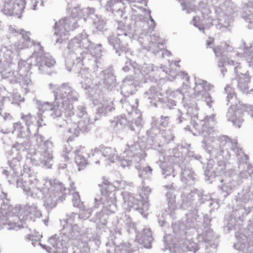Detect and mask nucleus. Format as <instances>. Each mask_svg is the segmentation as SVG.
<instances>
[{"label":"nucleus","mask_w":253,"mask_h":253,"mask_svg":"<svg viewBox=\"0 0 253 253\" xmlns=\"http://www.w3.org/2000/svg\"><path fill=\"white\" fill-rule=\"evenodd\" d=\"M49 88L52 90L54 101L50 103L37 100L38 109L45 112L53 119H56V125L60 127H66L76 118H82L88 116L86 108L81 104L75 109L72 102L78 100V93L68 83L61 85L49 84Z\"/></svg>","instance_id":"obj_1"},{"label":"nucleus","mask_w":253,"mask_h":253,"mask_svg":"<svg viewBox=\"0 0 253 253\" xmlns=\"http://www.w3.org/2000/svg\"><path fill=\"white\" fill-rule=\"evenodd\" d=\"M91 212L87 210L80 214L75 212L67 213L63 219L64 223L60 230V236L51 237L49 242L56 249L54 252L59 253L66 249L68 246L74 244L73 241L78 240L82 234H88L90 228L88 226L90 221L87 220Z\"/></svg>","instance_id":"obj_2"},{"label":"nucleus","mask_w":253,"mask_h":253,"mask_svg":"<svg viewBox=\"0 0 253 253\" xmlns=\"http://www.w3.org/2000/svg\"><path fill=\"white\" fill-rule=\"evenodd\" d=\"M90 45L87 36L84 32H82L72 39L68 44V49L70 50L69 54L65 59V64L68 71L72 70L77 72L78 76L84 79L87 78L88 75V67L83 66L85 64H90L88 60L83 59L82 49L79 48L80 46L87 48Z\"/></svg>","instance_id":"obj_3"},{"label":"nucleus","mask_w":253,"mask_h":253,"mask_svg":"<svg viewBox=\"0 0 253 253\" xmlns=\"http://www.w3.org/2000/svg\"><path fill=\"white\" fill-rule=\"evenodd\" d=\"M233 211L229 215L227 224L228 229H236L242 224L244 216L253 212V191L247 185L234 196Z\"/></svg>","instance_id":"obj_4"},{"label":"nucleus","mask_w":253,"mask_h":253,"mask_svg":"<svg viewBox=\"0 0 253 253\" xmlns=\"http://www.w3.org/2000/svg\"><path fill=\"white\" fill-rule=\"evenodd\" d=\"M215 56L219 58L220 61H217L218 67L220 69V73L223 77L227 70L225 66L227 65L234 66V72L237 74L235 78L232 80V85H237L239 90L243 93H248L252 90L250 89V77L248 74H241L239 75L237 71L238 63L237 62V58H238V53L235 51L230 52H222L220 47L213 48Z\"/></svg>","instance_id":"obj_5"},{"label":"nucleus","mask_w":253,"mask_h":253,"mask_svg":"<svg viewBox=\"0 0 253 253\" xmlns=\"http://www.w3.org/2000/svg\"><path fill=\"white\" fill-rule=\"evenodd\" d=\"M9 31L11 34H17L20 32L23 38V45L25 48H28L32 45L34 46L35 49L31 57V59H34V63L38 68L39 72L41 74H51L50 69L53 67L55 60L48 54L44 53L43 47L39 42L31 40L30 38V33L23 30H17L14 27H10Z\"/></svg>","instance_id":"obj_6"},{"label":"nucleus","mask_w":253,"mask_h":253,"mask_svg":"<svg viewBox=\"0 0 253 253\" xmlns=\"http://www.w3.org/2000/svg\"><path fill=\"white\" fill-rule=\"evenodd\" d=\"M207 149L211 154H215L217 157L221 156L226 160L231 157L230 149L237 157L239 169L242 170H245L246 168L248 169V156L237 146L236 140H231L228 137L223 136L220 140L216 139L212 140L211 145L207 144Z\"/></svg>","instance_id":"obj_7"},{"label":"nucleus","mask_w":253,"mask_h":253,"mask_svg":"<svg viewBox=\"0 0 253 253\" xmlns=\"http://www.w3.org/2000/svg\"><path fill=\"white\" fill-rule=\"evenodd\" d=\"M213 163L212 160L207 162V167L204 170L206 180H209L211 177H215L220 183L218 185V187L225 193L224 196L226 197L238 185L237 181L232 177L234 171L229 168L227 169V166L223 161H218L215 169H213Z\"/></svg>","instance_id":"obj_8"},{"label":"nucleus","mask_w":253,"mask_h":253,"mask_svg":"<svg viewBox=\"0 0 253 253\" xmlns=\"http://www.w3.org/2000/svg\"><path fill=\"white\" fill-rule=\"evenodd\" d=\"M133 37V31L131 26L128 24L124 25L120 22L117 29V34H112L107 38L108 43L116 50L118 56L125 55L128 58V54L130 52L128 48V43Z\"/></svg>","instance_id":"obj_9"},{"label":"nucleus","mask_w":253,"mask_h":253,"mask_svg":"<svg viewBox=\"0 0 253 253\" xmlns=\"http://www.w3.org/2000/svg\"><path fill=\"white\" fill-rule=\"evenodd\" d=\"M212 205L211 195L204 194L203 191L186 188L181 193V208L185 209L191 207L195 214L199 213L202 206L211 207Z\"/></svg>","instance_id":"obj_10"},{"label":"nucleus","mask_w":253,"mask_h":253,"mask_svg":"<svg viewBox=\"0 0 253 253\" xmlns=\"http://www.w3.org/2000/svg\"><path fill=\"white\" fill-rule=\"evenodd\" d=\"M94 73L95 76L93 77L91 84L83 86L84 89H91L92 91L94 89L96 91L98 90L102 91L104 88H106L109 91L115 88L116 77L112 69L109 68L103 71L99 70L96 66V68H94Z\"/></svg>","instance_id":"obj_11"},{"label":"nucleus","mask_w":253,"mask_h":253,"mask_svg":"<svg viewBox=\"0 0 253 253\" xmlns=\"http://www.w3.org/2000/svg\"><path fill=\"white\" fill-rule=\"evenodd\" d=\"M26 170L27 169L24 168L23 178L17 179V186L18 188H22L28 196L41 200L44 194L48 191V188L45 186L40 187L36 176L34 174L29 173L26 171Z\"/></svg>","instance_id":"obj_12"},{"label":"nucleus","mask_w":253,"mask_h":253,"mask_svg":"<svg viewBox=\"0 0 253 253\" xmlns=\"http://www.w3.org/2000/svg\"><path fill=\"white\" fill-rule=\"evenodd\" d=\"M33 63L25 61L18 62V70L12 71L9 69H6L2 71L3 79H8L11 84L19 83L23 85L28 86L31 84L30 69L31 65L34 64L35 67L34 60Z\"/></svg>","instance_id":"obj_13"},{"label":"nucleus","mask_w":253,"mask_h":253,"mask_svg":"<svg viewBox=\"0 0 253 253\" xmlns=\"http://www.w3.org/2000/svg\"><path fill=\"white\" fill-rule=\"evenodd\" d=\"M51 186L50 188H48V191L41 199L44 200L43 206L47 211L55 208L58 201L64 200L66 194L69 191L61 182L56 179L51 183Z\"/></svg>","instance_id":"obj_14"},{"label":"nucleus","mask_w":253,"mask_h":253,"mask_svg":"<svg viewBox=\"0 0 253 253\" xmlns=\"http://www.w3.org/2000/svg\"><path fill=\"white\" fill-rule=\"evenodd\" d=\"M27 141L23 143L15 142L10 151L7 152L8 164L16 174L21 173L22 154L29 148Z\"/></svg>","instance_id":"obj_15"},{"label":"nucleus","mask_w":253,"mask_h":253,"mask_svg":"<svg viewBox=\"0 0 253 253\" xmlns=\"http://www.w3.org/2000/svg\"><path fill=\"white\" fill-rule=\"evenodd\" d=\"M77 17L69 16L65 17L56 22L55 24L54 35L59 36L56 40V43H66L68 38L69 32L79 27Z\"/></svg>","instance_id":"obj_16"},{"label":"nucleus","mask_w":253,"mask_h":253,"mask_svg":"<svg viewBox=\"0 0 253 253\" xmlns=\"http://www.w3.org/2000/svg\"><path fill=\"white\" fill-rule=\"evenodd\" d=\"M141 149L138 144L131 142L126 144L122 158H119L120 165L124 168L138 164L142 160Z\"/></svg>","instance_id":"obj_17"},{"label":"nucleus","mask_w":253,"mask_h":253,"mask_svg":"<svg viewBox=\"0 0 253 253\" xmlns=\"http://www.w3.org/2000/svg\"><path fill=\"white\" fill-rule=\"evenodd\" d=\"M160 39L159 36L153 34L150 36L149 35L144 34L139 37L138 41L143 48L146 49L148 51H152L154 54L156 55L161 53L163 57L165 55L169 56L171 53L167 50H162L160 46H163V43L160 41Z\"/></svg>","instance_id":"obj_18"},{"label":"nucleus","mask_w":253,"mask_h":253,"mask_svg":"<svg viewBox=\"0 0 253 253\" xmlns=\"http://www.w3.org/2000/svg\"><path fill=\"white\" fill-rule=\"evenodd\" d=\"M53 145L49 140L43 144L41 151H37L32 156L31 161L36 165H42L48 168L52 165L53 160Z\"/></svg>","instance_id":"obj_19"},{"label":"nucleus","mask_w":253,"mask_h":253,"mask_svg":"<svg viewBox=\"0 0 253 253\" xmlns=\"http://www.w3.org/2000/svg\"><path fill=\"white\" fill-rule=\"evenodd\" d=\"M215 114H212L209 116H206L205 120L199 121V123H194L192 128L195 132H193L195 136L201 135L204 138L207 137H212V133L214 132L213 125L215 124L214 120Z\"/></svg>","instance_id":"obj_20"},{"label":"nucleus","mask_w":253,"mask_h":253,"mask_svg":"<svg viewBox=\"0 0 253 253\" xmlns=\"http://www.w3.org/2000/svg\"><path fill=\"white\" fill-rule=\"evenodd\" d=\"M39 110L40 113H38L37 116L32 115L30 113L27 114L22 113L21 115V118L25 123L28 134L30 138L33 134H36L38 132L40 127L46 125L43 120L42 114L50 116L46 113H43L39 109Z\"/></svg>","instance_id":"obj_21"},{"label":"nucleus","mask_w":253,"mask_h":253,"mask_svg":"<svg viewBox=\"0 0 253 253\" xmlns=\"http://www.w3.org/2000/svg\"><path fill=\"white\" fill-rule=\"evenodd\" d=\"M248 230L250 232L248 236L244 234L236 235L237 242L234 245V248L243 253H253V245H251V242L253 244V223L249 225Z\"/></svg>","instance_id":"obj_22"},{"label":"nucleus","mask_w":253,"mask_h":253,"mask_svg":"<svg viewBox=\"0 0 253 253\" xmlns=\"http://www.w3.org/2000/svg\"><path fill=\"white\" fill-rule=\"evenodd\" d=\"M83 32L86 33L85 31H83L82 32ZM86 34L90 43V45L86 49L81 46H80L79 48L82 49L81 52L83 51L82 56L83 57V59L85 60L84 61L88 60L89 62H90L91 65L95 66L96 67L97 65L96 64L97 62V60L102 56V45L101 44H97L93 46L94 44L92 43L88 39V35L87 34Z\"/></svg>","instance_id":"obj_23"},{"label":"nucleus","mask_w":253,"mask_h":253,"mask_svg":"<svg viewBox=\"0 0 253 253\" xmlns=\"http://www.w3.org/2000/svg\"><path fill=\"white\" fill-rule=\"evenodd\" d=\"M24 8V3L21 0H0V10L5 15H18L23 11Z\"/></svg>","instance_id":"obj_24"},{"label":"nucleus","mask_w":253,"mask_h":253,"mask_svg":"<svg viewBox=\"0 0 253 253\" xmlns=\"http://www.w3.org/2000/svg\"><path fill=\"white\" fill-rule=\"evenodd\" d=\"M20 212L21 214L19 218L23 220L24 223L21 225L23 228L27 227L28 222H34L35 218H40L42 215L41 211L34 204H27L20 210Z\"/></svg>","instance_id":"obj_25"},{"label":"nucleus","mask_w":253,"mask_h":253,"mask_svg":"<svg viewBox=\"0 0 253 253\" xmlns=\"http://www.w3.org/2000/svg\"><path fill=\"white\" fill-rule=\"evenodd\" d=\"M100 194L97 195L94 198V208H102L103 211L106 214L109 215L115 213L117 210L116 204L112 200H108L105 203L103 202V199L102 195V191L100 189Z\"/></svg>","instance_id":"obj_26"},{"label":"nucleus","mask_w":253,"mask_h":253,"mask_svg":"<svg viewBox=\"0 0 253 253\" xmlns=\"http://www.w3.org/2000/svg\"><path fill=\"white\" fill-rule=\"evenodd\" d=\"M90 121L89 116L81 118V120L78 122L77 125L75 123L73 124L74 127H64L68 129V131L70 133H73V135L78 136L79 131L83 133L87 132L90 128ZM72 125L73 124H71Z\"/></svg>","instance_id":"obj_27"},{"label":"nucleus","mask_w":253,"mask_h":253,"mask_svg":"<svg viewBox=\"0 0 253 253\" xmlns=\"http://www.w3.org/2000/svg\"><path fill=\"white\" fill-rule=\"evenodd\" d=\"M136 240L142 246L146 249H151L153 241L152 232L150 228H144L136 235Z\"/></svg>","instance_id":"obj_28"},{"label":"nucleus","mask_w":253,"mask_h":253,"mask_svg":"<svg viewBox=\"0 0 253 253\" xmlns=\"http://www.w3.org/2000/svg\"><path fill=\"white\" fill-rule=\"evenodd\" d=\"M169 122V116L161 115L160 120L156 117H153L151 123V128L147 131V132L150 134L156 135L160 133L161 130L159 126L166 127L168 126Z\"/></svg>","instance_id":"obj_29"},{"label":"nucleus","mask_w":253,"mask_h":253,"mask_svg":"<svg viewBox=\"0 0 253 253\" xmlns=\"http://www.w3.org/2000/svg\"><path fill=\"white\" fill-rule=\"evenodd\" d=\"M162 93L158 86H151L148 91L144 93V98L151 100L150 101V104L156 107H157L156 102H163L164 101V98H162Z\"/></svg>","instance_id":"obj_30"},{"label":"nucleus","mask_w":253,"mask_h":253,"mask_svg":"<svg viewBox=\"0 0 253 253\" xmlns=\"http://www.w3.org/2000/svg\"><path fill=\"white\" fill-rule=\"evenodd\" d=\"M164 187L169 190V191L166 193V196L168 202L169 212L170 216L172 218L174 215V211L176 209V197L174 190L173 189V185L172 184L167 185Z\"/></svg>","instance_id":"obj_31"},{"label":"nucleus","mask_w":253,"mask_h":253,"mask_svg":"<svg viewBox=\"0 0 253 253\" xmlns=\"http://www.w3.org/2000/svg\"><path fill=\"white\" fill-rule=\"evenodd\" d=\"M89 156V154L86 153L84 148H81L75 152L74 160L78 166L79 171L83 169L88 164L87 159Z\"/></svg>","instance_id":"obj_32"},{"label":"nucleus","mask_w":253,"mask_h":253,"mask_svg":"<svg viewBox=\"0 0 253 253\" xmlns=\"http://www.w3.org/2000/svg\"><path fill=\"white\" fill-rule=\"evenodd\" d=\"M17 132V141L16 142L23 143L27 141L28 147L30 146V137L28 134L27 130L26 131L23 130V126H22L20 122L14 123L13 125L12 133Z\"/></svg>","instance_id":"obj_33"},{"label":"nucleus","mask_w":253,"mask_h":253,"mask_svg":"<svg viewBox=\"0 0 253 253\" xmlns=\"http://www.w3.org/2000/svg\"><path fill=\"white\" fill-rule=\"evenodd\" d=\"M136 84L132 76H127L123 81L121 93L125 96H128L135 90Z\"/></svg>","instance_id":"obj_34"},{"label":"nucleus","mask_w":253,"mask_h":253,"mask_svg":"<svg viewBox=\"0 0 253 253\" xmlns=\"http://www.w3.org/2000/svg\"><path fill=\"white\" fill-rule=\"evenodd\" d=\"M176 116V122L177 124H182L185 130L191 131L192 133L194 132L193 129H191V127L188 125L191 120V116L187 113H183L180 110H175Z\"/></svg>","instance_id":"obj_35"},{"label":"nucleus","mask_w":253,"mask_h":253,"mask_svg":"<svg viewBox=\"0 0 253 253\" xmlns=\"http://www.w3.org/2000/svg\"><path fill=\"white\" fill-rule=\"evenodd\" d=\"M136 66L138 70L145 79L144 82H147L149 80L151 81V77L153 76L155 71L153 65L146 63H138Z\"/></svg>","instance_id":"obj_36"},{"label":"nucleus","mask_w":253,"mask_h":253,"mask_svg":"<svg viewBox=\"0 0 253 253\" xmlns=\"http://www.w3.org/2000/svg\"><path fill=\"white\" fill-rule=\"evenodd\" d=\"M195 83L194 89L197 97L201 98L208 93V91L210 90V88L206 81L200 79H195Z\"/></svg>","instance_id":"obj_37"},{"label":"nucleus","mask_w":253,"mask_h":253,"mask_svg":"<svg viewBox=\"0 0 253 253\" xmlns=\"http://www.w3.org/2000/svg\"><path fill=\"white\" fill-rule=\"evenodd\" d=\"M101 154L106 159V160L110 163H115L116 160L118 158L116 151L114 148L106 147L102 148L101 150H95L94 153L92 155H98Z\"/></svg>","instance_id":"obj_38"},{"label":"nucleus","mask_w":253,"mask_h":253,"mask_svg":"<svg viewBox=\"0 0 253 253\" xmlns=\"http://www.w3.org/2000/svg\"><path fill=\"white\" fill-rule=\"evenodd\" d=\"M242 17L249 23L248 28H253V1L245 3L243 7Z\"/></svg>","instance_id":"obj_39"},{"label":"nucleus","mask_w":253,"mask_h":253,"mask_svg":"<svg viewBox=\"0 0 253 253\" xmlns=\"http://www.w3.org/2000/svg\"><path fill=\"white\" fill-rule=\"evenodd\" d=\"M115 108L113 101L104 100L100 103L96 108V114L99 115L105 116L109 113L115 111Z\"/></svg>","instance_id":"obj_40"},{"label":"nucleus","mask_w":253,"mask_h":253,"mask_svg":"<svg viewBox=\"0 0 253 253\" xmlns=\"http://www.w3.org/2000/svg\"><path fill=\"white\" fill-rule=\"evenodd\" d=\"M17 55L16 52H13L10 49L4 47L0 50V60L1 62L5 61L8 64L13 63L16 60Z\"/></svg>","instance_id":"obj_41"},{"label":"nucleus","mask_w":253,"mask_h":253,"mask_svg":"<svg viewBox=\"0 0 253 253\" xmlns=\"http://www.w3.org/2000/svg\"><path fill=\"white\" fill-rule=\"evenodd\" d=\"M180 168L181 169L180 179L183 182L187 183L191 180H195L196 175L190 165L181 166Z\"/></svg>","instance_id":"obj_42"},{"label":"nucleus","mask_w":253,"mask_h":253,"mask_svg":"<svg viewBox=\"0 0 253 253\" xmlns=\"http://www.w3.org/2000/svg\"><path fill=\"white\" fill-rule=\"evenodd\" d=\"M184 210L188 211V213L185 214L187 216L185 226L188 228L195 227L199 218V213L195 214L194 211H192L191 207H189L188 209H185Z\"/></svg>","instance_id":"obj_43"},{"label":"nucleus","mask_w":253,"mask_h":253,"mask_svg":"<svg viewBox=\"0 0 253 253\" xmlns=\"http://www.w3.org/2000/svg\"><path fill=\"white\" fill-rule=\"evenodd\" d=\"M159 165L162 170V174L165 178H173L175 176L174 169L171 164L160 161Z\"/></svg>","instance_id":"obj_44"},{"label":"nucleus","mask_w":253,"mask_h":253,"mask_svg":"<svg viewBox=\"0 0 253 253\" xmlns=\"http://www.w3.org/2000/svg\"><path fill=\"white\" fill-rule=\"evenodd\" d=\"M122 196L125 204H126L128 207L134 209H138L137 205L139 199L135 198L133 194H130L127 192L122 193Z\"/></svg>","instance_id":"obj_45"},{"label":"nucleus","mask_w":253,"mask_h":253,"mask_svg":"<svg viewBox=\"0 0 253 253\" xmlns=\"http://www.w3.org/2000/svg\"><path fill=\"white\" fill-rule=\"evenodd\" d=\"M225 91L227 94L226 101L227 105H230L231 106H234L237 105L238 100L235 94L234 90L232 87L227 85L225 87Z\"/></svg>","instance_id":"obj_46"},{"label":"nucleus","mask_w":253,"mask_h":253,"mask_svg":"<svg viewBox=\"0 0 253 253\" xmlns=\"http://www.w3.org/2000/svg\"><path fill=\"white\" fill-rule=\"evenodd\" d=\"M142 199L138 201L137 205H138V209H134V210L138 211V212L142 214V215L146 217L148 215L147 211L149 208V204L148 201L145 199L143 197H141Z\"/></svg>","instance_id":"obj_47"},{"label":"nucleus","mask_w":253,"mask_h":253,"mask_svg":"<svg viewBox=\"0 0 253 253\" xmlns=\"http://www.w3.org/2000/svg\"><path fill=\"white\" fill-rule=\"evenodd\" d=\"M243 54L248 66L253 68V42L251 43L249 47L244 48Z\"/></svg>","instance_id":"obj_48"},{"label":"nucleus","mask_w":253,"mask_h":253,"mask_svg":"<svg viewBox=\"0 0 253 253\" xmlns=\"http://www.w3.org/2000/svg\"><path fill=\"white\" fill-rule=\"evenodd\" d=\"M137 169L138 176L141 178H145L152 174V169L150 166L142 167L138 164H133Z\"/></svg>","instance_id":"obj_49"},{"label":"nucleus","mask_w":253,"mask_h":253,"mask_svg":"<svg viewBox=\"0 0 253 253\" xmlns=\"http://www.w3.org/2000/svg\"><path fill=\"white\" fill-rule=\"evenodd\" d=\"M101 1H106V3L104 7L105 9L108 12H114V10L118 8L119 6H122V3L119 0H101Z\"/></svg>","instance_id":"obj_50"},{"label":"nucleus","mask_w":253,"mask_h":253,"mask_svg":"<svg viewBox=\"0 0 253 253\" xmlns=\"http://www.w3.org/2000/svg\"><path fill=\"white\" fill-rule=\"evenodd\" d=\"M128 124H129V121L125 116L122 115L115 118L112 122V126L118 129L123 128L125 126H128Z\"/></svg>","instance_id":"obj_51"},{"label":"nucleus","mask_w":253,"mask_h":253,"mask_svg":"<svg viewBox=\"0 0 253 253\" xmlns=\"http://www.w3.org/2000/svg\"><path fill=\"white\" fill-rule=\"evenodd\" d=\"M142 119L141 116H139L132 121H129L128 127L129 128L135 132H138L142 126Z\"/></svg>","instance_id":"obj_52"},{"label":"nucleus","mask_w":253,"mask_h":253,"mask_svg":"<svg viewBox=\"0 0 253 253\" xmlns=\"http://www.w3.org/2000/svg\"><path fill=\"white\" fill-rule=\"evenodd\" d=\"M107 219V215L106 213L103 211V209H102L101 211L96 212L94 213V217L90 220H88L89 221H90V222L88 223V226H89L90 229L89 231L91 230V227L89 225L91 221H93V222H95L97 221H99L100 222H102L103 224H106L105 222L106 221Z\"/></svg>","instance_id":"obj_53"},{"label":"nucleus","mask_w":253,"mask_h":253,"mask_svg":"<svg viewBox=\"0 0 253 253\" xmlns=\"http://www.w3.org/2000/svg\"><path fill=\"white\" fill-rule=\"evenodd\" d=\"M202 235L203 240L207 243L212 241V240L216 238L214 236L212 230L208 227L204 228Z\"/></svg>","instance_id":"obj_54"},{"label":"nucleus","mask_w":253,"mask_h":253,"mask_svg":"<svg viewBox=\"0 0 253 253\" xmlns=\"http://www.w3.org/2000/svg\"><path fill=\"white\" fill-rule=\"evenodd\" d=\"M120 102L122 104V107L124 110L128 114L132 113L133 111L135 109V107L133 105L130 104L128 100L126 97L124 99H120Z\"/></svg>","instance_id":"obj_55"},{"label":"nucleus","mask_w":253,"mask_h":253,"mask_svg":"<svg viewBox=\"0 0 253 253\" xmlns=\"http://www.w3.org/2000/svg\"><path fill=\"white\" fill-rule=\"evenodd\" d=\"M231 22V19L227 16H223L218 19L217 28L221 30L223 28H227Z\"/></svg>","instance_id":"obj_56"},{"label":"nucleus","mask_w":253,"mask_h":253,"mask_svg":"<svg viewBox=\"0 0 253 253\" xmlns=\"http://www.w3.org/2000/svg\"><path fill=\"white\" fill-rule=\"evenodd\" d=\"M184 247L187 251L195 253L198 250V245L194 242L189 240L185 241Z\"/></svg>","instance_id":"obj_57"},{"label":"nucleus","mask_w":253,"mask_h":253,"mask_svg":"<svg viewBox=\"0 0 253 253\" xmlns=\"http://www.w3.org/2000/svg\"><path fill=\"white\" fill-rule=\"evenodd\" d=\"M42 236L38 232L34 233V234H28L25 238V239L27 241H31L33 246H35L34 241L39 242L40 241L41 238Z\"/></svg>","instance_id":"obj_58"},{"label":"nucleus","mask_w":253,"mask_h":253,"mask_svg":"<svg viewBox=\"0 0 253 253\" xmlns=\"http://www.w3.org/2000/svg\"><path fill=\"white\" fill-rule=\"evenodd\" d=\"M191 23L196 27L198 28L199 30L204 33V27L202 22L200 20V18L198 16H194L191 21Z\"/></svg>","instance_id":"obj_59"},{"label":"nucleus","mask_w":253,"mask_h":253,"mask_svg":"<svg viewBox=\"0 0 253 253\" xmlns=\"http://www.w3.org/2000/svg\"><path fill=\"white\" fill-rule=\"evenodd\" d=\"M94 24L95 28L99 31L104 32L107 29L106 23L102 19L97 18V19L94 21Z\"/></svg>","instance_id":"obj_60"},{"label":"nucleus","mask_w":253,"mask_h":253,"mask_svg":"<svg viewBox=\"0 0 253 253\" xmlns=\"http://www.w3.org/2000/svg\"><path fill=\"white\" fill-rule=\"evenodd\" d=\"M72 150V147L70 145L68 142L64 145V148L63 150V153L62 154L63 157H64L65 161L69 159V155Z\"/></svg>","instance_id":"obj_61"},{"label":"nucleus","mask_w":253,"mask_h":253,"mask_svg":"<svg viewBox=\"0 0 253 253\" xmlns=\"http://www.w3.org/2000/svg\"><path fill=\"white\" fill-rule=\"evenodd\" d=\"M124 6L122 3V6H119L118 8H116V10H114V12H111L114 14L117 18L120 17L123 18H126V16L125 15V13L124 11Z\"/></svg>","instance_id":"obj_62"},{"label":"nucleus","mask_w":253,"mask_h":253,"mask_svg":"<svg viewBox=\"0 0 253 253\" xmlns=\"http://www.w3.org/2000/svg\"><path fill=\"white\" fill-rule=\"evenodd\" d=\"M162 134L167 143H169L171 140H173L174 135L170 129L164 130L162 132Z\"/></svg>","instance_id":"obj_63"},{"label":"nucleus","mask_w":253,"mask_h":253,"mask_svg":"<svg viewBox=\"0 0 253 253\" xmlns=\"http://www.w3.org/2000/svg\"><path fill=\"white\" fill-rule=\"evenodd\" d=\"M73 250V253H90L88 247L84 245L82 247L80 246L74 247Z\"/></svg>","instance_id":"obj_64"}]
</instances>
